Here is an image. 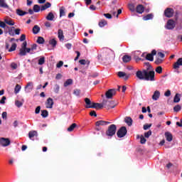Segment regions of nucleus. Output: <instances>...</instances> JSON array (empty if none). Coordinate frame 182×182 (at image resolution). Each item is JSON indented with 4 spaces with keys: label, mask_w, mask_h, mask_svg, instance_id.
<instances>
[{
    "label": "nucleus",
    "mask_w": 182,
    "mask_h": 182,
    "mask_svg": "<svg viewBox=\"0 0 182 182\" xmlns=\"http://www.w3.org/2000/svg\"><path fill=\"white\" fill-rule=\"evenodd\" d=\"M165 137L167 141H173V134H171L170 132H165Z\"/></svg>",
    "instance_id": "4be33fe9"
},
{
    "label": "nucleus",
    "mask_w": 182,
    "mask_h": 182,
    "mask_svg": "<svg viewBox=\"0 0 182 182\" xmlns=\"http://www.w3.org/2000/svg\"><path fill=\"white\" fill-rule=\"evenodd\" d=\"M21 85H19L17 84V85H16L15 88H14V93H15L16 95H18V92L21 91Z\"/></svg>",
    "instance_id": "a19ab883"
},
{
    "label": "nucleus",
    "mask_w": 182,
    "mask_h": 182,
    "mask_svg": "<svg viewBox=\"0 0 182 182\" xmlns=\"http://www.w3.org/2000/svg\"><path fill=\"white\" fill-rule=\"evenodd\" d=\"M128 8L131 12H134V11H136V6L133 4H128Z\"/></svg>",
    "instance_id": "4c0bfd02"
},
{
    "label": "nucleus",
    "mask_w": 182,
    "mask_h": 182,
    "mask_svg": "<svg viewBox=\"0 0 182 182\" xmlns=\"http://www.w3.org/2000/svg\"><path fill=\"white\" fill-rule=\"evenodd\" d=\"M146 141H147V139H146V138H144V136L143 135H141L140 137L141 144H146Z\"/></svg>",
    "instance_id": "8fccbe9b"
},
{
    "label": "nucleus",
    "mask_w": 182,
    "mask_h": 182,
    "mask_svg": "<svg viewBox=\"0 0 182 182\" xmlns=\"http://www.w3.org/2000/svg\"><path fill=\"white\" fill-rule=\"evenodd\" d=\"M53 107V100L52 98H48L46 102V108L52 109Z\"/></svg>",
    "instance_id": "4468645a"
},
{
    "label": "nucleus",
    "mask_w": 182,
    "mask_h": 182,
    "mask_svg": "<svg viewBox=\"0 0 182 182\" xmlns=\"http://www.w3.org/2000/svg\"><path fill=\"white\" fill-rule=\"evenodd\" d=\"M160 99V91L156 90L152 95L153 100H159Z\"/></svg>",
    "instance_id": "dca6fc26"
},
{
    "label": "nucleus",
    "mask_w": 182,
    "mask_h": 182,
    "mask_svg": "<svg viewBox=\"0 0 182 182\" xmlns=\"http://www.w3.org/2000/svg\"><path fill=\"white\" fill-rule=\"evenodd\" d=\"M25 39H26V36L25 34H22L20 37L19 41H21V42H23Z\"/></svg>",
    "instance_id": "0e129e2a"
},
{
    "label": "nucleus",
    "mask_w": 182,
    "mask_h": 182,
    "mask_svg": "<svg viewBox=\"0 0 182 182\" xmlns=\"http://www.w3.org/2000/svg\"><path fill=\"white\" fill-rule=\"evenodd\" d=\"M117 130V127H116V124H112L108 127V129L106 131L105 134L109 137H113V136L116 134Z\"/></svg>",
    "instance_id": "f03ea898"
},
{
    "label": "nucleus",
    "mask_w": 182,
    "mask_h": 182,
    "mask_svg": "<svg viewBox=\"0 0 182 182\" xmlns=\"http://www.w3.org/2000/svg\"><path fill=\"white\" fill-rule=\"evenodd\" d=\"M104 16H105L107 19H112V14H104Z\"/></svg>",
    "instance_id": "338daca9"
},
{
    "label": "nucleus",
    "mask_w": 182,
    "mask_h": 182,
    "mask_svg": "<svg viewBox=\"0 0 182 182\" xmlns=\"http://www.w3.org/2000/svg\"><path fill=\"white\" fill-rule=\"evenodd\" d=\"M35 113L36 114H39V113H41V106H38L36 108Z\"/></svg>",
    "instance_id": "e2e57ef3"
},
{
    "label": "nucleus",
    "mask_w": 182,
    "mask_h": 182,
    "mask_svg": "<svg viewBox=\"0 0 182 182\" xmlns=\"http://www.w3.org/2000/svg\"><path fill=\"white\" fill-rule=\"evenodd\" d=\"M100 28H105L107 25V21L105 19L101 20L98 23Z\"/></svg>",
    "instance_id": "7c9ffc66"
},
{
    "label": "nucleus",
    "mask_w": 182,
    "mask_h": 182,
    "mask_svg": "<svg viewBox=\"0 0 182 182\" xmlns=\"http://www.w3.org/2000/svg\"><path fill=\"white\" fill-rule=\"evenodd\" d=\"M88 107H91L90 109H97V110H99L100 109H103V102H92V105L89 106Z\"/></svg>",
    "instance_id": "9d476101"
},
{
    "label": "nucleus",
    "mask_w": 182,
    "mask_h": 182,
    "mask_svg": "<svg viewBox=\"0 0 182 182\" xmlns=\"http://www.w3.org/2000/svg\"><path fill=\"white\" fill-rule=\"evenodd\" d=\"M0 7L4 8V9H9V6L6 4L5 0H0Z\"/></svg>",
    "instance_id": "412c9836"
},
{
    "label": "nucleus",
    "mask_w": 182,
    "mask_h": 182,
    "mask_svg": "<svg viewBox=\"0 0 182 182\" xmlns=\"http://www.w3.org/2000/svg\"><path fill=\"white\" fill-rule=\"evenodd\" d=\"M79 63H80V65H87L89 66V65H90V61H86V60L82 59L79 60Z\"/></svg>",
    "instance_id": "79ce46f5"
},
{
    "label": "nucleus",
    "mask_w": 182,
    "mask_h": 182,
    "mask_svg": "<svg viewBox=\"0 0 182 182\" xmlns=\"http://www.w3.org/2000/svg\"><path fill=\"white\" fill-rule=\"evenodd\" d=\"M114 105V102L113 101H109L107 100H104L102 101V107H105L107 110L110 109H114V107H116V105Z\"/></svg>",
    "instance_id": "7ed1b4c3"
},
{
    "label": "nucleus",
    "mask_w": 182,
    "mask_h": 182,
    "mask_svg": "<svg viewBox=\"0 0 182 182\" xmlns=\"http://www.w3.org/2000/svg\"><path fill=\"white\" fill-rule=\"evenodd\" d=\"M49 44L51 45L53 48H56V45H58V41H56L55 38H53L49 41Z\"/></svg>",
    "instance_id": "473e14b6"
},
{
    "label": "nucleus",
    "mask_w": 182,
    "mask_h": 182,
    "mask_svg": "<svg viewBox=\"0 0 182 182\" xmlns=\"http://www.w3.org/2000/svg\"><path fill=\"white\" fill-rule=\"evenodd\" d=\"M15 105L17 107H22V106L23 105V102H22L19 100H16Z\"/></svg>",
    "instance_id": "a18cd8bd"
},
{
    "label": "nucleus",
    "mask_w": 182,
    "mask_h": 182,
    "mask_svg": "<svg viewBox=\"0 0 182 182\" xmlns=\"http://www.w3.org/2000/svg\"><path fill=\"white\" fill-rule=\"evenodd\" d=\"M127 134V128L126 127H122L117 132V136L119 139H122V137H124Z\"/></svg>",
    "instance_id": "20e7f679"
},
{
    "label": "nucleus",
    "mask_w": 182,
    "mask_h": 182,
    "mask_svg": "<svg viewBox=\"0 0 182 182\" xmlns=\"http://www.w3.org/2000/svg\"><path fill=\"white\" fill-rule=\"evenodd\" d=\"M77 127V124H76V123H73L72 124L68 129V132H73V130H75V129Z\"/></svg>",
    "instance_id": "72a5a7b5"
},
{
    "label": "nucleus",
    "mask_w": 182,
    "mask_h": 182,
    "mask_svg": "<svg viewBox=\"0 0 182 182\" xmlns=\"http://www.w3.org/2000/svg\"><path fill=\"white\" fill-rule=\"evenodd\" d=\"M154 18V15L153 14H149L146 16L143 17L144 21H150V19H153Z\"/></svg>",
    "instance_id": "c85d7f7f"
},
{
    "label": "nucleus",
    "mask_w": 182,
    "mask_h": 182,
    "mask_svg": "<svg viewBox=\"0 0 182 182\" xmlns=\"http://www.w3.org/2000/svg\"><path fill=\"white\" fill-rule=\"evenodd\" d=\"M114 95H116V89H110L105 93L107 99H112Z\"/></svg>",
    "instance_id": "1a4fd4ad"
},
{
    "label": "nucleus",
    "mask_w": 182,
    "mask_h": 182,
    "mask_svg": "<svg viewBox=\"0 0 182 182\" xmlns=\"http://www.w3.org/2000/svg\"><path fill=\"white\" fill-rule=\"evenodd\" d=\"M26 46H28V43L26 41H24L21 44V47L19 50V53H18L19 56H26V53H27Z\"/></svg>",
    "instance_id": "39448f33"
},
{
    "label": "nucleus",
    "mask_w": 182,
    "mask_h": 182,
    "mask_svg": "<svg viewBox=\"0 0 182 182\" xmlns=\"http://www.w3.org/2000/svg\"><path fill=\"white\" fill-rule=\"evenodd\" d=\"M5 100H6V97L3 96L2 98L0 100L1 105H5Z\"/></svg>",
    "instance_id": "052dcab7"
},
{
    "label": "nucleus",
    "mask_w": 182,
    "mask_h": 182,
    "mask_svg": "<svg viewBox=\"0 0 182 182\" xmlns=\"http://www.w3.org/2000/svg\"><path fill=\"white\" fill-rule=\"evenodd\" d=\"M45 63V57H42L38 60V65H43Z\"/></svg>",
    "instance_id": "6e6d98bb"
},
{
    "label": "nucleus",
    "mask_w": 182,
    "mask_h": 182,
    "mask_svg": "<svg viewBox=\"0 0 182 182\" xmlns=\"http://www.w3.org/2000/svg\"><path fill=\"white\" fill-rule=\"evenodd\" d=\"M46 19L47 21H53L55 19V15H53V13L50 12L46 17Z\"/></svg>",
    "instance_id": "bb28decb"
},
{
    "label": "nucleus",
    "mask_w": 182,
    "mask_h": 182,
    "mask_svg": "<svg viewBox=\"0 0 182 182\" xmlns=\"http://www.w3.org/2000/svg\"><path fill=\"white\" fill-rule=\"evenodd\" d=\"M41 116L42 117H48V116H49V112L46 109L41 110Z\"/></svg>",
    "instance_id": "58836bf2"
},
{
    "label": "nucleus",
    "mask_w": 182,
    "mask_h": 182,
    "mask_svg": "<svg viewBox=\"0 0 182 182\" xmlns=\"http://www.w3.org/2000/svg\"><path fill=\"white\" fill-rule=\"evenodd\" d=\"M180 97H181V95L176 93L173 97V103H178L180 102Z\"/></svg>",
    "instance_id": "c756f323"
},
{
    "label": "nucleus",
    "mask_w": 182,
    "mask_h": 182,
    "mask_svg": "<svg viewBox=\"0 0 182 182\" xmlns=\"http://www.w3.org/2000/svg\"><path fill=\"white\" fill-rule=\"evenodd\" d=\"M59 89H60V87H59V85L55 84L53 88L55 93H59Z\"/></svg>",
    "instance_id": "09e8293b"
},
{
    "label": "nucleus",
    "mask_w": 182,
    "mask_h": 182,
    "mask_svg": "<svg viewBox=\"0 0 182 182\" xmlns=\"http://www.w3.org/2000/svg\"><path fill=\"white\" fill-rule=\"evenodd\" d=\"M28 87H30L31 90H32V89H33V82H28L25 87V89H28Z\"/></svg>",
    "instance_id": "c03bdc74"
},
{
    "label": "nucleus",
    "mask_w": 182,
    "mask_h": 182,
    "mask_svg": "<svg viewBox=\"0 0 182 182\" xmlns=\"http://www.w3.org/2000/svg\"><path fill=\"white\" fill-rule=\"evenodd\" d=\"M57 68H62L63 66V61H59L58 64L56 65Z\"/></svg>",
    "instance_id": "774afa93"
},
{
    "label": "nucleus",
    "mask_w": 182,
    "mask_h": 182,
    "mask_svg": "<svg viewBox=\"0 0 182 182\" xmlns=\"http://www.w3.org/2000/svg\"><path fill=\"white\" fill-rule=\"evenodd\" d=\"M164 96H166V97H168L171 96V91H170V90H168L164 93Z\"/></svg>",
    "instance_id": "13d9d810"
},
{
    "label": "nucleus",
    "mask_w": 182,
    "mask_h": 182,
    "mask_svg": "<svg viewBox=\"0 0 182 182\" xmlns=\"http://www.w3.org/2000/svg\"><path fill=\"white\" fill-rule=\"evenodd\" d=\"M90 116H94V117H97V114H96V111L92 110L90 112Z\"/></svg>",
    "instance_id": "4d7b16f0"
},
{
    "label": "nucleus",
    "mask_w": 182,
    "mask_h": 182,
    "mask_svg": "<svg viewBox=\"0 0 182 182\" xmlns=\"http://www.w3.org/2000/svg\"><path fill=\"white\" fill-rule=\"evenodd\" d=\"M124 122L129 127L132 126V124H133V119L130 117H126L124 118Z\"/></svg>",
    "instance_id": "a211bd4d"
},
{
    "label": "nucleus",
    "mask_w": 182,
    "mask_h": 182,
    "mask_svg": "<svg viewBox=\"0 0 182 182\" xmlns=\"http://www.w3.org/2000/svg\"><path fill=\"white\" fill-rule=\"evenodd\" d=\"M110 123H111L110 122L100 120L96 122L95 125L96 126H107V124H110Z\"/></svg>",
    "instance_id": "ddd939ff"
},
{
    "label": "nucleus",
    "mask_w": 182,
    "mask_h": 182,
    "mask_svg": "<svg viewBox=\"0 0 182 182\" xmlns=\"http://www.w3.org/2000/svg\"><path fill=\"white\" fill-rule=\"evenodd\" d=\"M166 29L171 31L176 28V21L173 19L168 20L166 25L165 26Z\"/></svg>",
    "instance_id": "423d86ee"
},
{
    "label": "nucleus",
    "mask_w": 182,
    "mask_h": 182,
    "mask_svg": "<svg viewBox=\"0 0 182 182\" xmlns=\"http://www.w3.org/2000/svg\"><path fill=\"white\" fill-rule=\"evenodd\" d=\"M16 46H18L16 43H14L11 48L9 49V52H14V50H16Z\"/></svg>",
    "instance_id": "e433bc0d"
},
{
    "label": "nucleus",
    "mask_w": 182,
    "mask_h": 182,
    "mask_svg": "<svg viewBox=\"0 0 182 182\" xmlns=\"http://www.w3.org/2000/svg\"><path fill=\"white\" fill-rule=\"evenodd\" d=\"M119 77H123L124 80H127L130 77V74H126L124 72L119 71L118 72Z\"/></svg>",
    "instance_id": "9b49d317"
},
{
    "label": "nucleus",
    "mask_w": 182,
    "mask_h": 182,
    "mask_svg": "<svg viewBox=\"0 0 182 182\" xmlns=\"http://www.w3.org/2000/svg\"><path fill=\"white\" fill-rule=\"evenodd\" d=\"M73 84V80L72 79H68L65 82H64V87H68V86H70V85Z\"/></svg>",
    "instance_id": "2f4dec72"
},
{
    "label": "nucleus",
    "mask_w": 182,
    "mask_h": 182,
    "mask_svg": "<svg viewBox=\"0 0 182 182\" xmlns=\"http://www.w3.org/2000/svg\"><path fill=\"white\" fill-rule=\"evenodd\" d=\"M158 56H159V58H161V59H163V58H164V57L166 56V55H165L164 53H161V52H159V53H158Z\"/></svg>",
    "instance_id": "69168bd1"
},
{
    "label": "nucleus",
    "mask_w": 182,
    "mask_h": 182,
    "mask_svg": "<svg viewBox=\"0 0 182 182\" xmlns=\"http://www.w3.org/2000/svg\"><path fill=\"white\" fill-rule=\"evenodd\" d=\"M155 72H156V73H163V68H161V66H159L156 68Z\"/></svg>",
    "instance_id": "3c124183"
},
{
    "label": "nucleus",
    "mask_w": 182,
    "mask_h": 182,
    "mask_svg": "<svg viewBox=\"0 0 182 182\" xmlns=\"http://www.w3.org/2000/svg\"><path fill=\"white\" fill-rule=\"evenodd\" d=\"M9 144H11V140L9 138L2 137L0 139V145L2 146V147H8Z\"/></svg>",
    "instance_id": "0eeeda50"
},
{
    "label": "nucleus",
    "mask_w": 182,
    "mask_h": 182,
    "mask_svg": "<svg viewBox=\"0 0 182 182\" xmlns=\"http://www.w3.org/2000/svg\"><path fill=\"white\" fill-rule=\"evenodd\" d=\"M33 9L34 12H39L41 11V6L38 4H35Z\"/></svg>",
    "instance_id": "37998d69"
},
{
    "label": "nucleus",
    "mask_w": 182,
    "mask_h": 182,
    "mask_svg": "<svg viewBox=\"0 0 182 182\" xmlns=\"http://www.w3.org/2000/svg\"><path fill=\"white\" fill-rule=\"evenodd\" d=\"M150 136H151V131L149 130L147 132L144 133V137H146V139H149Z\"/></svg>",
    "instance_id": "5fc2aeb1"
},
{
    "label": "nucleus",
    "mask_w": 182,
    "mask_h": 182,
    "mask_svg": "<svg viewBox=\"0 0 182 182\" xmlns=\"http://www.w3.org/2000/svg\"><path fill=\"white\" fill-rule=\"evenodd\" d=\"M4 22L7 25H9V26H14L15 25V22L11 18H5Z\"/></svg>",
    "instance_id": "aec40b11"
},
{
    "label": "nucleus",
    "mask_w": 182,
    "mask_h": 182,
    "mask_svg": "<svg viewBox=\"0 0 182 182\" xmlns=\"http://www.w3.org/2000/svg\"><path fill=\"white\" fill-rule=\"evenodd\" d=\"M174 15V9L172 8H166L164 11V16L166 18H173Z\"/></svg>",
    "instance_id": "6e6552de"
},
{
    "label": "nucleus",
    "mask_w": 182,
    "mask_h": 182,
    "mask_svg": "<svg viewBox=\"0 0 182 182\" xmlns=\"http://www.w3.org/2000/svg\"><path fill=\"white\" fill-rule=\"evenodd\" d=\"M180 66H182V58H180L173 64V69H180Z\"/></svg>",
    "instance_id": "f8f14e48"
},
{
    "label": "nucleus",
    "mask_w": 182,
    "mask_h": 182,
    "mask_svg": "<svg viewBox=\"0 0 182 182\" xmlns=\"http://www.w3.org/2000/svg\"><path fill=\"white\" fill-rule=\"evenodd\" d=\"M16 14L18 15V16H23L25 15H28V12L23 11L21 9H18L16 10Z\"/></svg>",
    "instance_id": "cd10ccee"
},
{
    "label": "nucleus",
    "mask_w": 182,
    "mask_h": 182,
    "mask_svg": "<svg viewBox=\"0 0 182 182\" xmlns=\"http://www.w3.org/2000/svg\"><path fill=\"white\" fill-rule=\"evenodd\" d=\"M58 37L60 41H64L65 40V36H63V30L59 29L58 31Z\"/></svg>",
    "instance_id": "f3484780"
},
{
    "label": "nucleus",
    "mask_w": 182,
    "mask_h": 182,
    "mask_svg": "<svg viewBox=\"0 0 182 182\" xmlns=\"http://www.w3.org/2000/svg\"><path fill=\"white\" fill-rule=\"evenodd\" d=\"M37 43H39V45H43V43H45V38L41 36L38 37Z\"/></svg>",
    "instance_id": "c9c22d12"
},
{
    "label": "nucleus",
    "mask_w": 182,
    "mask_h": 182,
    "mask_svg": "<svg viewBox=\"0 0 182 182\" xmlns=\"http://www.w3.org/2000/svg\"><path fill=\"white\" fill-rule=\"evenodd\" d=\"M136 76L139 80H147L154 82L156 80L154 71H149L147 70H138L136 73Z\"/></svg>",
    "instance_id": "f257e3e1"
},
{
    "label": "nucleus",
    "mask_w": 182,
    "mask_h": 182,
    "mask_svg": "<svg viewBox=\"0 0 182 182\" xmlns=\"http://www.w3.org/2000/svg\"><path fill=\"white\" fill-rule=\"evenodd\" d=\"M73 95H75V96H80V90L79 89L74 90Z\"/></svg>",
    "instance_id": "603ef678"
},
{
    "label": "nucleus",
    "mask_w": 182,
    "mask_h": 182,
    "mask_svg": "<svg viewBox=\"0 0 182 182\" xmlns=\"http://www.w3.org/2000/svg\"><path fill=\"white\" fill-rule=\"evenodd\" d=\"M122 60L124 63H128V62H130V60H132V56L125 55L122 57Z\"/></svg>",
    "instance_id": "393cba45"
},
{
    "label": "nucleus",
    "mask_w": 182,
    "mask_h": 182,
    "mask_svg": "<svg viewBox=\"0 0 182 182\" xmlns=\"http://www.w3.org/2000/svg\"><path fill=\"white\" fill-rule=\"evenodd\" d=\"M136 11L137 14H143L144 12V6L142 4H139L136 6Z\"/></svg>",
    "instance_id": "2eb2a0df"
},
{
    "label": "nucleus",
    "mask_w": 182,
    "mask_h": 182,
    "mask_svg": "<svg viewBox=\"0 0 182 182\" xmlns=\"http://www.w3.org/2000/svg\"><path fill=\"white\" fill-rule=\"evenodd\" d=\"M0 28H3V29H5V28H6V23L4 21L0 22Z\"/></svg>",
    "instance_id": "bf43d9fd"
},
{
    "label": "nucleus",
    "mask_w": 182,
    "mask_h": 182,
    "mask_svg": "<svg viewBox=\"0 0 182 182\" xmlns=\"http://www.w3.org/2000/svg\"><path fill=\"white\" fill-rule=\"evenodd\" d=\"M52 6V4L47 2L46 4H45L43 6H42L41 7V11H46V9H48V8H50Z\"/></svg>",
    "instance_id": "5701e85b"
},
{
    "label": "nucleus",
    "mask_w": 182,
    "mask_h": 182,
    "mask_svg": "<svg viewBox=\"0 0 182 182\" xmlns=\"http://www.w3.org/2000/svg\"><path fill=\"white\" fill-rule=\"evenodd\" d=\"M155 63H156V65H161V63H163V59L160 58H157L155 60Z\"/></svg>",
    "instance_id": "49530a36"
},
{
    "label": "nucleus",
    "mask_w": 182,
    "mask_h": 182,
    "mask_svg": "<svg viewBox=\"0 0 182 182\" xmlns=\"http://www.w3.org/2000/svg\"><path fill=\"white\" fill-rule=\"evenodd\" d=\"M181 110V106L180 105H177L173 107V112H180Z\"/></svg>",
    "instance_id": "de8ad7c7"
},
{
    "label": "nucleus",
    "mask_w": 182,
    "mask_h": 182,
    "mask_svg": "<svg viewBox=\"0 0 182 182\" xmlns=\"http://www.w3.org/2000/svg\"><path fill=\"white\" fill-rule=\"evenodd\" d=\"M39 32H41V27H39L38 25H35L33 28V33L34 35H38Z\"/></svg>",
    "instance_id": "6ab92c4d"
},
{
    "label": "nucleus",
    "mask_w": 182,
    "mask_h": 182,
    "mask_svg": "<svg viewBox=\"0 0 182 182\" xmlns=\"http://www.w3.org/2000/svg\"><path fill=\"white\" fill-rule=\"evenodd\" d=\"M11 69H14V70H15L18 69V64H16L15 63H11Z\"/></svg>",
    "instance_id": "864d4df0"
},
{
    "label": "nucleus",
    "mask_w": 182,
    "mask_h": 182,
    "mask_svg": "<svg viewBox=\"0 0 182 182\" xmlns=\"http://www.w3.org/2000/svg\"><path fill=\"white\" fill-rule=\"evenodd\" d=\"M66 14L65 13V7L62 6L60 9V17L62 18V16H65Z\"/></svg>",
    "instance_id": "ea45409f"
},
{
    "label": "nucleus",
    "mask_w": 182,
    "mask_h": 182,
    "mask_svg": "<svg viewBox=\"0 0 182 182\" xmlns=\"http://www.w3.org/2000/svg\"><path fill=\"white\" fill-rule=\"evenodd\" d=\"M151 127V124H146L144 125V130H147L148 129H150Z\"/></svg>",
    "instance_id": "680f3d73"
},
{
    "label": "nucleus",
    "mask_w": 182,
    "mask_h": 182,
    "mask_svg": "<svg viewBox=\"0 0 182 182\" xmlns=\"http://www.w3.org/2000/svg\"><path fill=\"white\" fill-rule=\"evenodd\" d=\"M38 137V132L36 131H30L28 132V137L29 139H32L33 137Z\"/></svg>",
    "instance_id": "b1692460"
},
{
    "label": "nucleus",
    "mask_w": 182,
    "mask_h": 182,
    "mask_svg": "<svg viewBox=\"0 0 182 182\" xmlns=\"http://www.w3.org/2000/svg\"><path fill=\"white\" fill-rule=\"evenodd\" d=\"M145 59L146 60H149L150 62H153V60H154V57H153V55L148 53Z\"/></svg>",
    "instance_id": "f704fd0d"
},
{
    "label": "nucleus",
    "mask_w": 182,
    "mask_h": 182,
    "mask_svg": "<svg viewBox=\"0 0 182 182\" xmlns=\"http://www.w3.org/2000/svg\"><path fill=\"white\" fill-rule=\"evenodd\" d=\"M85 105H87L85 106L86 109H90L91 107H89V106H92L93 102H92V101H90V99L87 97L85 98Z\"/></svg>",
    "instance_id": "a878e982"
}]
</instances>
